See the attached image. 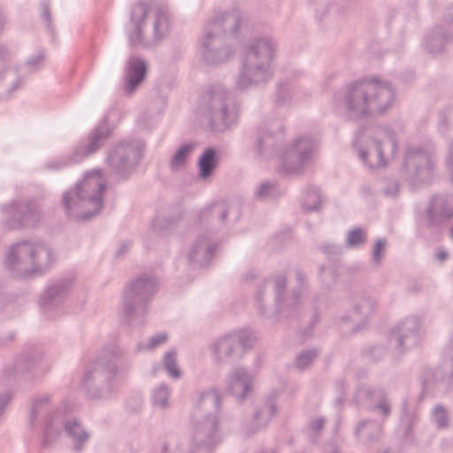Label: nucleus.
<instances>
[{"mask_svg":"<svg viewBox=\"0 0 453 453\" xmlns=\"http://www.w3.org/2000/svg\"><path fill=\"white\" fill-rule=\"evenodd\" d=\"M353 148L365 167L376 170L395 157L398 146L395 134L389 127H378L358 132Z\"/></svg>","mask_w":453,"mask_h":453,"instance_id":"1a4fd4ad","label":"nucleus"},{"mask_svg":"<svg viewBox=\"0 0 453 453\" xmlns=\"http://www.w3.org/2000/svg\"><path fill=\"white\" fill-rule=\"evenodd\" d=\"M449 254L445 250H439L436 252L435 257L439 261H443L448 257Z\"/></svg>","mask_w":453,"mask_h":453,"instance_id":"680f3d73","label":"nucleus"},{"mask_svg":"<svg viewBox=\"0 0 453 453\" xmlns=\"http://www.w3.org/2000/svg\"><path fill=\"white\" fill-rule=\"evenodd\" d=\"M336 387V389L338 390L339 394L341 395H343V392L345 390V388H346V383L344 380H340L336 383L335 385Z\"/></svg>","mask_w":453,"mask_h":453,"instance_id":"052dcab7","label":"nucleus"},{"mask_svg":"<svg viewBox=\"0 0 453 453\" xmlns=\"http://www.w3.org/2000/svg\"><path fill=\"white\" fill-rule=\"evenodd\" d=\"M420 324L416 318H408L395 327L390 335V342L403 351L416 346L420 339Z\"/></svg>","mask_w":453,"mask_h":453,"instance_id":"5701e85b","label":"nucleus"},{"mask_svg":"<svg viewBox=\"0 0 453 453\" xmlns=\"http://www.w3.org/2000/svg\"><path fill=\"white\" fill-rule=\"evenodd\" d=\"M149 71L148 62L138 55L132 54L125 61L123 68L124 94L132 96L143 82Z\"/></svg>","mask_w":453,"mask_h":453,"instance_id":"4be33fe9","label":"nucleus"},{"mask_svg":"<svg viewBox=\"0 0 453 453\" xmlns=\"http://www.w3.org/2000/svg\"><path fill=\"white\" fill-rule=\"evenodd\" d=\"M156 290L155 279L146 274L129 281L122 294V312L125 317L130 321L143 318Z\"/></svg>","mask_w":453,"mask_h":453,"instance_id":"2eb2a0df","label":"nucleus"},{"mask_svg":"<svg viewBox=\"0 0 453 453\" xmlns=\"http://www.w3.org/2000/svg\"><path fill=\"white\" fill-rule=\"evenodd\" d=\"M426 214L430 226H440L453 216V195L439 194L433 197Z\"/></svg>","mask_w":453,"mask_h":453,"instance_id":"bb28decb","label":"nucleus"},{"mask_svg":"<svg viewBox=\"0 0 453 453\" xmlns=\"http://www.w3.org/2000/svg\"><path fill=\"white\" fill-rule=\"evenodd\" d=\"M0 213L2 224L9 229H21L35 226L42 217L39 205L32 198L13 200L2 204Z\"/></svg>","mask_w":453,"mask_h":453,"instance_id":"f3484780","label":"nucleus"},{"mask_svg":"<svg viewBox=\"0 0 453 453\" xmlns=\"http://www.w3.org/2000/svg\"><path fill=\"white\" fill-rule=\"evenodd\" d=\"M105 189L106 179L102 170L85 173L74 188L63 194L62 203L68 217L75 220H88L99 215L104 208Z\"/></svg>","mask_w":453,"mask_h":453,"instance_id":"0eeeda50","label":"nucleus"},{"mask_svg":"<svg viewBox=\"0 0 453 453\" xmlns=\"http://www.w3.org/2000/svg\"><path fill=\"white\" fill-rule=\"evenodd\" d=\"M42 355L38 350L23 352L15 360L14 371L17 373L26 374L43 370Z\"/></svg>","mask_w":453,"mask_h":453,"instance_id":"c756f323","label":"nucleus"},{"mask_svg":"<svg viewBox=\"0 0 453 453\" xmlns=\"http://www.w3.org/2000/svg\"><path fill=\"white\" fill-rule=\"evenodd\" d=\"M294 86L288 82L280 83L275 94L278 104H284L290 101L294 95Z\"/></svg>","mask_w":453,"mask_h":453,"instance_id":"a18cd8bd","label":"nucleus"},{"mask_svg":"<svg viewBox=\"0 0 453 453\" xmlns=\"http://www.w3.org/2000/svg\"><path fill=\"white\" fill-rule=\"evenodd\" d=\"M165 222V219L157 218L152 222L153 230H155L157 232H161L163 230V226H164Z\"/></svg>","mask_w":453,"mask_h":453,"instance_id":"bf43d9fd","label":"nucleus"},{"mask_svg":"<svg viewBox=\"0 0 453 453\" xmlns=\"http://www.w3.org/2000/svg\"><path fill=\"white\" fill-rule=\"evenodd\" d=\"M220 397L215 388L202 391L190 415L191 433L173 453H210L225 438L219 416Z\"/></svg>","mask_w":453,"mask_h":453,"instance_id":"f03ea898","label":"nucleus"},{"mask_svg":"<svg viewBox=\"0 0 453 453\" xmlns=\"http://www.w3.org/2000/svg\"><path fill=\"white\" fill-rule=\"evenodd\" d=\"M381 433V424L372 420L359 423L355 430L356 436L363 443H369L377 440Z\"/></svg>","mask_w":453,"mask_h":453,"instance_id":"72a5a7b5","label":"nucleus"},{"mask_svg":"<svg viewBox=\"0 0 453 453\" xmlns=\"http://www.w3.org/2000/svg\"><path fill=\"white\" fill-rule=\"evenodd\" d=\"M383 193L386 196L393 198L395 197L399 193V184L396 180L389 181L383 188Z\"/></svg>","mask_w":453,"mask_h":453,"instance_id":"3c124183","label":"nucleus"},{"mask_svg":"<svg viewBox=\"0 0 453 453\" xmlns=\"http://www.w3.org/2000/svg\"><path fill=\"white\" fill-rule=\"evenodd\" d=\"M65 430L75 443V449H81V446L88 439V434L75 419L65 422Z\"/></svg>","mask_w":453,"mask_h":453,"instance_id":"e433bc0d","label":"nucleus"},{"mask_svg":"<svg viewBox=\"0 0 453 453\" xmlns=\"http://www.w3.org/2000/svg\"><path fill=\"white\" fill-rule=\"evenodd\" d=\"M70 281L61 280L50 285L41 297V307L46 316L54 318L60 313V304L68 294Z\"/></svg>","mask_w":453,"mask_h":453,"instance_id":"b1692460","label":"nucleus"},{"mask_svg":"<svg viewBox=\"0 0 453 453\" xmlns=\"http://www.w3.org/2000/svg\"><path fill=\"white\" fill-rule=\"evenodd\" d=\"M366 239V234L362 228H354L349 231L345 245L350 249L362 247Z\"/></svg>","mask_w":453,"mask_h":453,"instance_id":"37998d69","label":"nucleus"},{"mask_svg":"<svg viewBox=\"0 0 453 453\" xmlns=\"http://www.w3.org/2000/svg\"><path fill=\"white\" fill-rule=\"evenodd\" d=\"M445 19L448 22L453 21V7L450 9V12L446 14Z\"/></svg>","mask_w":453,"mask_h":453,"instance_id":"338daca9","label":"nucleus"},{"mask_svg":"<svg viewBox=\"0 0 453 453\" xmlns=\"http://www.w3.org/2000/svg\"><path fill=\"white\" fill-rule=\"evenodd\" d=\"M317 152V139L311 135L296 137L280 155L279 173L285 176L303 174Z\"/></svg>","mask_w":453,"mask_h":453,"instance_id":"4468645a","label":"nucleus"},{"mask_svg":"<svg viewBox=\"0 0 453 453\" xmlns=\"http://www.w3.org/2000/svg\"><path fill=\"white\" fill-rule=\"evenodd\" d=\"M130 367L131 360L122 349L116 348L112 352V360L97 358L87 367L82 386L90 398L108 400L123 384Z\"/></svg>","mask_w":453,"mask_h":453,"instance_id":"423d86ee","label":"nucleus"},{"mask_svg":"<svg viewBox=\"0 0 453 453\" xmlns=\"http://www.w3.org/2000/svg\"><path fill=\"white\" fill-rule=\"evenodd\" d=\"M219 152L214 148H207L198 159V176L202 180L208 179L218 165Z\"/></svg>","mask_w":453,"mask_h":453,"instance_id":"7c9ffc66","label":"nucleus"},{"mask_svg":"<svg viewBox=\"0 0 453 453\" xmlns=\"http://www.w3.org/2000/svg\"><path fill=\"white\" fill-rule=\"evenodd\" d=\"M343 2V0H334V2L331 4V10L332 11H338V6Z\"/></svg>","mask_w":453,"mask_h":453,"instance_id":"0e129e2a","label":"nucleus"},{"mask_svg":"<svg viewBox=\"0 0 453 453\" xmlns=\"http://www.w3.org/2000/svg\"><path fill=\"white\" fill-rule=\"evenodd\" d=\"M172 28L173 21L168 12L138 3L130 10L125 33L131 47L149 49L167 39Z\"/></svg>","mask_w":453,"mask_h":453,"instance_id":"39448f33","label":"nucleus"},{"mask_svg":"<svg viewBox=\"0 0 453 453\" xmlns=\"http://www.w3.org/2000/svg\"><path fill=\"white\" fill-rule=\"evenodd\" d=\"M432 420L439 429H445L449 426V414L441 405H437L432 412Z\"/></svg>","mask_w":453,"mask_h":453,"instance_id":"c03bdc74","label":"nucleus"},{"mask_svg":"<svg viewBox=\"0 0 453 453\" xmlns=\"http://www.w3.org/2000/svg\"><path fill=\"white\" fill-rule=\"evenodd\" d=\"M326 423V419L322 417L312 419L310 423L309 429L311 432L319 433Z\"/></svg>","mask_w":453,"mask_h":453,"instance_id":"864d4df0","label":"nucleus"},{"mask_svg":"<svg viewBox=\"0 0 453 453\" xmlns=\"http://www.w3.org/2000/svg\"><path fill=\"white\" fill-rule=\"evenodd\" d=\"M203 118L211 128L222 130L237 121V110L231 95L221 87L213 88L201 105Z\"/></svg>","mask_w":453,"mask_h":453,"instance_id":"ddd939ff","label":"nucleus"},{"mask_svg":"<svg viewBox=\"0 0 453 453\" xmlns=\"http://www.w3.org/2000/svg\"><path fill=\"white\" fill-rule=\"evenodd\" d=\"M257 199L274 198L279 195L277 184L274 181L264 180L257 185L254 191Z\"/></svg>","mask_w":453,"mask_h":453,"instance_id":"79ce46f5","label":"nucleus"},{"mask_svg":"<svg viewBox=\"0 0 453 453\" xmlns=\"http://www.w3.org/2000/svg\"><path fill=\"white\" fill-rule=\"evenodd\" d=\"M163 366L167 375L173 380H179L181 377V371L178 365L177 353L171 349L163 356Z\"/></svg>","mask_w":453,"mask_h":453,"instance_id":"ea45409f","label":"nucleus"},{"mask_svg":"<svg viewBox=\"0 0 453 453\" xmlns=\"http://www.w3.org/2000/svg\"><path fill=\"white\" fill-rule=\"evenodd\" d=\"M439 131L443 134L444 129L446 128V121H447V113L441 112L439 114Z\"/></svg>","mask_w":453,"mask_h":453,"instance_id":"13d9d810","label":"nucleus"},{"mask_svg":"<svg viewBox=\"0 0 453 453\" xmlns=\"http://www.w3.org/2000/svg\"><path fill=\"white\" fill-rule=\"evenodd\" d=\"M279 42L270 34L257 35L246 44L235 86L240 90L264 85L273 76V61L277 56Z\"/></svg>","mask_w":453,"mask_h":453,"instance_id":"20e7f679","label":"nucleus"},{"mask_svg":"<svg viewBox=\"0 0 453 453\" xmlns=\"http://www.w3.org/2000/svg\"><path fill=\"white\" fill-rule=\"evenodd\" d=\"M167 339H168V336L166 334H165V333L157 334L156 335L152 336L146 344L139 343L137 345V351H142V350H145V349L153 350V349L159 348L160 346L165 344L167 342Z\"/></svg>","mask_w":453,"mask_h":453,"instance_id":"49530a36","label":"nucleus"},{"mask_svg":"<svg viewBox=\"0 0 453 453\" xmlns=\"http://www.w3.org/2000/svg\"><path fill=\"white\" fill-rule=\"evenodd\" d=\"M323 251L330 255H339L342 251V248L335 244H326L323 246Z\"/></svg>","mask_w":453,"mask_h":453,"instance_id":"5fc2aeb1","label":"nucleus"},{"mask_svg":"<svg viewBox=\"0 0 453 453\" xmlns=\"http://www.w3.org/2000/svg\"><path fill=\"white\" fill-rule=\"evenodd\" d=\"M436 164L434 146L430 143L411 144L406 147L400 168L402 179L411 188L429 183Z\"/></svg>","mask_w":453,"mask_h":453,"instance_id":"9d476101","label":"nucleus"},{"mask_svg":"<svg viewBox=\"0 0 453 453\" xmlns=\"http://www.w3.org/2000/svg\"><path fill=\"white\" fill-rule=\"evenodd\" d=\"M319 275L322 282L326 285H330L335 280V272L331 267L321 266Z\"/></svg>","mask_w":453,"mask_h":453,"instance_id":"8fccbe9b","label":"nucleus"},{"mask_svg":"<svg viewBox=\"0 0 453 453\" xmlns=\"http://www.w3.org/2000/svg\"><path fill=\"white\" fill-rule=\"evenodd\" d=\"M41 11H42V19L48 23V27H50V8H49L48 3L42 2L41 4Z\"/></svg>","mask_w":453,"mask_h":453,"instance_id":"4d7b16f0","label":"nucleus"},{"mask_svg":"<svg viewBox=\"0 0 453 453\" xmlns=\"http://www.w3.org/2000/svg\"><path fill=\"white\" fill-rule=\"evenodd\" d=\"M243 21L237 10L214 14L206 21L198 42L199 53L206 65H220L233 58L234 49L226 41L236 35Z\"/></svg>","mask_w":453,"mask_h":453,"instance_id":"7ed1b4c3","label":"nucleus"},{"mask_svg":"<svg viewBox=\"0 0 453 453\" xmlns=\"http://www.w3.org/2000/svg\"><path fill=\"white\" fill-rule=\"evenodd\" d=\"M143 142L138 140H122L115 144L106 157L110 168L119 176L131 175L139 165L143 152Z\"/></svg>","mask_w":453,"mask_h":453,"instance_id":"dca6fc26","label":"nucleus"},{"mask_svg":"<svg viewBox=\"0 0 453 453\" xmlns=\"http://www.w3.org/2000/svg\"><path fill=\"white\" fill-rule=\"evenodd\" d=\"M6 24V19L3 13V12L0 10V33L4 30Z\"/></svg>","mask_w":453,"mask_h":453,"instance_id":"e2e57ef3","label":"nucleus"},{"mask_svg":"<svg viewBox=\"0 0 453 453\" xmlns=\"http://www.w3.org/2000/svg\"><path fill=\"white\" fill-rule=\"evenodd\" d=\"M318 352L315 349L306 350L299 354L296 360V365L299 370L308 368L317 357Z\"/></svg>","mask_w":453,"mask_h":453,"instance_id":"de8ad7c7","label":"nucleus"},{"mask_svg":"<svg viewBox=\"0 0 453 453\" xmlns=\"http://www.w3.org/2000/svg\"><path fill=\"white\" fill-rule=\"evenodd\" d=\"M386 246V241L383 239L378 240L372 250V264L376 266L380 265L383 257V253Z\"/></svg>","mask_w":453,"mask_h":453,"instance_id":"09e8293b","label":"nucleus"},{"mask_svg":"<svg viewBox=\"0 0 453 453\" xmlns=\"http://www.w3.org/2000/svg\"><path fill=\"white\" fill-rule=\"evenodd\" d=\"M45 54L43 51L37 52L29 58L24 65L19 67L7 66L0 71V83L3 84L8 95L21 88L25 77L41 68Z\"/></svg>","mask_w":453,"mask_h":453,"instance_id":"412c9836","label":"nucleus"},{"mask_svg":"<svg viewBox=\"0 0 453 453\" xmlns=\"http://www.w3.org/2000/svg\"><path fill=\"white\" fill-rule=\"evenodd\" d=\"M216 243L208 233L197 234L190 245L188 261L193 267H204L213 257Z\"/></svg>","mask_w":453,"mask_h":453,"instance_id":"a878e982","label":"nucleus"},{"mask_svg":"<svg viewBox=\"0 0 453 453\" xmlns=\"http://www.w3.org/2000/svg\"><path fill=\"white\" fill-rule=\"evenodd\" d=\"M449 41V36L444 31L436 28L434 34L426 42V47L432 54L439 53L442 50L445 42Z\"/></svg>","mask_w":453,"mask_h":453,"instance_id":"a19ab883","label":"nucleus"},{"mask_svg":"<svg viewBox=\"0 0 453 453\" xmlns=\"http://www.w3.org/2000/svg\"><path fill=\"white\" fill-rule=\"evenodd\" d=\"M255 340V333L247 328L233 330L219 335L209 344L211 358L217 365L236 361L251 348Z\"/></svg>","mask_w":453,"mask_h":453,"instance_id":"f8f14e48","label":"nucleus"},{"mask_svg":"<svg viewBox=\"0 0 453 453\" xmlns=\"http://www.w3.org/2000/svg\"><path fill=\"white\" fill-rule=\"evenodd\" d=\"M322 197L316 187H308L303 194L301 205L306 211H315L320 208Z\"/></svg>","mask_w":453,"mask_h":453,"instance_id":"58836bf2","label":"nucleus"},{"mask_svg":"<svg viewBox=\"0 0 453 453\" xmlns=\"http://www.w3.org/2000/svg\"><path fill=\"white\" fill-rule=\"evenodd\" d=\"M12 53L4 46L0 45V65L12 59Z\"/></svg>","mask_w":453,"mask_h":453,"instance_id":"6e6d98bb","label":"nucleus"},{"mask_svg":"<svg viewBox=\"0 0 453 453\" xmlns=\"http://www.w3.org/2000/svg\"><path fill=\"white\" fill-rule=\"evenodd\" d=\"M435 378L445 387L453 382V339L444 351V361L441 367L435 372Z\"/></svg>","mask_w":453,"mask_h":453,"instance_id":"473e14b6","label":"nucleus"},{"mask_svg":"<svg viewBox=\"0 0 453 453\" xmlns=\"http://www.w3.org/2000/svg\"><path fill=\"white\" fill-rule=\"evenodd\" d=\"M208 212L212 217L217 218L219 221H224L227 216H233L234 219H238L241 214L240 204L238 203H231L229 204L216 203L211 206Z\"/></svg>","mask_w":453,"mask_h":453,"instance_id":"c9c22d12","label":"nucleus"},{"mask_svg":"<svg viewBox=\"0 0 453 453\" xmlns=\"http://www.w3.org/2000/svg\"><path fill=\"white\" fill-rule=\"evenodd\" d=\"M51 401L50 395H43L35 398L30 413L29 420L35 426L38 419L44 422L42 432V446L48 448L58 438L62 419L58 412L50 411L49 407Z\"/></svg>","mask_w":453,"mask_h":453,"instance_id":"a211bd4d","label":"nucleus"},{"mask_svg":"<svg viewBox=\"0 0 453 453\" xmlns=\"http://www.w3.org/2000/svg\"><path fill=\"white\" fill-rule=\"evenodd\" d=\"M445 165L449 171L451 173V179L453 181V141L449 145Z\"/></svg>","mask_w":453,"mask_h":453,"instance_id":"603ef678","label":"nucleus"},{"mask_svg":"<svg viewBox=\"0 0 453 453\" xmlns=\"http://www.w3.org/2000/svg\"><path fill=\"white\" fill-rule=\"evenodd\" d=\"M355 401L357 404L365 405L378 411L384 418L390 414V404L383 389H372L368 387H362L357 391Z\"/></svg>","mask_w":453,"mask_h":453,"instance_id":"cd10ccee","label":"nucleus"},{"mask_svg":"<svg viewBox=\"0 0 453 453\" xmlns=\"http://www.w3.org/2000/svg\"><path fill=\"white\" fill-rule=\"evenodd\" d=\"M127 249H128V245L127 244L122 245V247L118 250L117 255L118 256L123 255Z\"/></svg>","mask_w":453,"mask_h":453,"instance_id":"69168bd1","label":"nucleus"},{"mask_svg":"<svg viewBox=\"0 0 453 453\" xmlns=\"http://www.w3.org/2000/svg\"><path fill=\"white\" fill-rule=\"evenodd\" d=\"M395 99L391 83L376 76L346 83L333 96L331 108L337 115L359 120L387 112Z\"/></svg>","mask_w":453,"mask_h":453,"instance_id":"f257e3e1","label":"nucleus"},{"mask_svg":"<svg viewBox=\"0 0 453 453\" xmlns=\"http://www.w3.org/2000/svg\"><path fill=\"white\" fill-rule=\"evenodd\" d=\"M281 142L282 125L280 122L275 121L269 127L259 130L256 149L261 157L269 158L275 154Z\"/></svg>","mask_w":453,"mask_h":453,"instance_id":"393cba45","label":"nucleus"},{"mask_svg":"<svg viewBox=\"0 0 453 453\" xmlns=\"http://www.w3.org/2000/svg\"><path fill=\"white\" fill-rule=\"evenodd\" d=\"M252 374L243 367H237L232 371L228 378V389L237 399L242 400L251 388Z\"/></svg>","mask_w":453,"mask_h":453,"instance_id":"c85d7f7f","label":"nucleus"},{"mask_svg":"<svg viewBox=\"0 0 453 453\" xmlns=\"http://www.w3.org/2000/svg\"><path fill=\"white\" fill-rule=\"evenodd\" d=\"M377 303L374 298L366 293H357L353 296L349 311L342 314L337 323L342 326H349L355 333L363 329L374 315Z\"/></svg>","mask_w":453,"mask_h":453,"instance_id":"aec40b11","label":"nucleus"},{"mask_svg":"<svg viewBox=\"0 0 453 453\" xmlns=\"http://www.w3.org/2000/svg\"><path fill=\"white\" fill-rule=\"evenodd\" d=\"M111 129L105 119H103L89 136L88 143L83 147L74 150L73 153L67 157L54 158L47 161L43 168L49 171H60L73 163H78L91 153L96 151L111 134Z\"/></svg>","mask_w":453,"mask_h":453,"instance_id":"6ab92c4d","label":"nucleus"},{"mask_svg":"<svg viewBox=\"0 0 453 453\" xmlns=\"http://www.w3.org/2000/svg\"><path fill=\"white\" fill-rule=\"evenodd\" d=\"M196 144L193 142L181 144L173 155L170 160V167L173 171H178L185 167L187 161L193 152Z\"/></svg>","mask_w":453,"mask_h":453,"instance_id":"4c0bfd02","label":"nucleus"},{"mask_svg":"<svg viewBox=\"0 0 453 453\" xmlns=\"http://www.w3.org/2000/svg\"><path fill=\"white\" fill-rule=\"evenodd\" d=\"M296 280L300 289L287 295V277L284 274L275 275L273 279L263 280L257 286L256 291V300L262 313L265 311V296L271 291L274 294V303L276 313L281 315L285 312H292L302 303L304 292L303 286L305 282V275L297 271L296 273Z\"/></svg>","mask_w":453,"mask_h":453,"instance_id":"9b49d317","label":"nucleus"},{"mask_svg":"<svg viewBox=\"0 0 453 453\" xmlns=\"http://www.w3.org/2000/svg\"><path fill=\"white\" fill-rule=\"evenodd\" d=\"M449 117H450V118L452 117V115H453V110L449 111Z\"/></svg>","mask_w":453,"mask_h":453,"instance_id":"774afa93","label":"nucleus"},{"mask_svg":"<svg viewBox=\"0 0 453 453\" xmlns=\"http://www.w3.org/2000/svg\"><path fill=\"white\" fill-rule=\"evenodd\" d=\"M277 407L273 400H268L262 407H260L254 416L256 427L251 430H247V434H253L256 431L265 427L271 421L272 418L276 414Z\"/></svg>","mask_w":453,"mask_h":453,"instance_id":"f704fd0d","label":"nucleus"},{"mask_svg":"<svg viewBox=\"0 0 453 453\" xmlns=\"http://www.w3.org/2000/svg\"><path fill=\"white\" fill-rule=\"evenodd\" d=\"M172 388L165 382L156 385L150 392V401L154 409L165 411L171 406Z\"/></svg>","mask_w":453,"mask_h":453,"instance_id":"2f4dec72","label":"nucleus"},{"mask_svg":"<svg viewBox=\"0 0 453 453\" xmlns=\"http://www.w3.org/2000/svg\"><path fill=\"white\" fill-rule=\"evenodd\" d=\"M53 249L38 240H22L12 244L4 266L15 277L27 279L47 273L55 263Z\"/></svg>","mask_w":453,"mask_h":453,"instance_id":"6e6552de","label":"nucleus"}]
</instances>
